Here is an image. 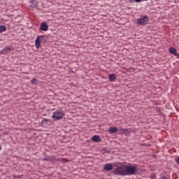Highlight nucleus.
Segmentation results:
<instances>
[{
    "label": "nucleus",
    "mask_w": 179,
    "mask_h": 179,
    "mask_svg": "<svg viewBox=\"0 0 179 179\" xmlns=\"http://www.w3.org/2000/svg\"><path fill=\"white\" fill-rule=\"evenodd\" d=\"M93 142H101V138H100V136L95 135L92 137Z\"/></svg>",
    "instance_id": "nucleus-10"
},
{
    "label": "nucleus",
    "mask_w": 179,
    "mask_h": 179,
    "mask_svg": "<svg viewBox=\"0 0 179 179\" xmlns=\"http://www.w3.org/2000/svg\"><path fill=\"white\" fill-rule=\"evenodd\" d=\"M113 174L115 176H126V165H121L117 166L113 171Z\"/></svg>",
    "instance_id": "nucleus-2"
},
{
    "label": "nucleus",
    "mask_w": 179,
    "mask_h": 179,
    "mask_svg": "<svg viewBox=\"0 0 179 179\" xmlns=\"http://www.w3.org/2000/svg\"><path fill=\"white\" fill-rule=\"evenodd\" d=\"M43 160H47L46 159H43Z\"/></svg>",
    "instance_id": "nucleus-21"
},
{
    "label": "nucleus",
    "mask_w": 179,
    "mask_h": 179,
    "mask_svg": "<svg viewBox=\"0 0 179 179\" xmlns=\"http://www.w3.org/2000/svg\"><path fill=\"white\" fill-rule=\"evenodd\" d=\"M31 8H37V5H38V1L37 0L31 1Z\"/></svg>",
    "instance_id": "nucleus-11"
},
{
    "label": "nucleus",
    "mask_w": 179,
    "mask_h": 179,
    "mask_svg": "<svg viewBox=\"0 0 179 179\" xmlns=\"http://www.w3.org/2000/svg\"><path fill=\"white\" fill-rule=\"evenodd\" d=\"M31 85H36L37 84V79L34 78L31 81Z\"/></svg>",
    "instance_id": "nucleus-14"
},
{
    "label": "nucleus",
    "mask_w": 179,
    "mask_h": 179,
    "mask_svg": "<svg viewBox=\"0 0 179 179\" xmlns=\"http://www.w3.org/2000/svg\"><path fill=\"white\" fill-rule=\"evenodd\" d=\"M162 179H167V178H166V177H164V178H162Z\"/></svg>",
    "instance_id": "nucleus-20"
},
{
    "label": "nucleus",
    "mask_w": 179,
    "mask_h": 179,
    "mask_svg": "<svg viewBox=\"0 0 179 179\" xmlns=\"http://www.w3.org/2000/svg\"><path fill=\"white\" fill-rule=\"evenodd\" d=\"M11 50H12V48H6L4 49V50H6L7 52H8V51H11Z\"/></svg>",
    "instance_id": "nucleus-16"
},
{
    "label": "nucleus",
    "mask_w": 179,
    "mask_h": 179,
    "mask_svg": "<svg viewBox=\"0 0 179 179\" xmlns=\"http://www.w3.org/2000/svg\"><path fill=\"white\" fill-rule=\"evenodd\" d=\"M176 57H178V58H179V53H176Z\"/></svg>",
    "instance_id": "nucleus-18"
},
{
    "label": "nucleus",
    "mask_w": 179,
    "mask_h": 179,
    "mask_svg": "<svg viewBox=\"0 0 179 179\" xmlns=\"http://www.w3.org/2000/svg\"><path fill=\"white\" fill-rule=\"evenodd\" d=\"M108 131L110 133V134H115V132H118V128L115 127H111Z\"/></svg>",
    "instance_id": "nucleus-9"
},
{
    "label": "nucleus",
    "mask_w": 179,
    "mask_h": 179,
    "mask_svg": "<svg viewBox=\"0 0 179 179\" xmlns=\"http://www.w3.org/2000/svg\"><path fill=\"white\" fill-rule=\"evenodd\" d=\"M1 146H0V150H1Z\"/></svg>",
    "instance_id": "nucleus-22"
},
{
    "label": "nucleus",
    "mask_w": 179,
    "mask_h": 179,
    "mask_svg": "<svg viewBox=\"0 0 179 179\" xmlns=\"http://www.w3.org/2000/svg\"><path fill=\"white\" fill-rule=\"evenodd\" d=\"M138 172L136 165H126V176H135Z\"/></svg>",
    "instance_id": "nucleus-1"
},
{
    "label": "nucleus",
    "mask_w": 179,
    "mask_h": 179,
    "mask_svg": "<svg viewBox=\"0 0 179 179\" xmlns=\"http://www.w3.org/2000/svg\"><path fill=\"white\" fill-rule=\"evenodd\" d=\"M136 2H141L143 0H134Z\"/></svg>",
    "instance_id": "nucleus-17"
},
{
    "label": "nucleus",
    "mask_w": 179,
    "mask_h": 179,
    "mask_svg": "<svg viewBox=\"0 0 179 179\" xmlns=\"http://www.w3.org/2000/svg\"><path fill=\"white\" fill-rule=\"evenodd\" d=\"M103 169L105 170V171H111V170H113V164H105Z\"/></svg>",
    "instance_id": "nucleus-7"
},
{
    "label": "nucleus",
    "mask_w": 179,
    "mask_h": 179,
    "mask_svg": "<svg viewBox=\"0 0 179 179\" xmlns=\"http://www.w3.org/2000/svg\"><path fill=\"white\" fill-rule=\"evenodd\" d=\"M109 80L110 82H115V80H117V76H115V74H110L109 76Z\"/></svg>",
    "instance_id": "nucleus-8"
},
{
    "label": "nucleus",
    "mask_w": 179,
    "mask_h": 179,
    "mask_svg": "<svg viewBox=\"0 0 179 179\" xmlns=\"http://www.w3.org/2000/svg\"><path fill=\"white\" fill-rule=\"evenodd\" d=\"M60 162H64L65 163L68 162V159L66 158H62L60 159Z\"/></svg>",
    "instance_id": "nucleus-15"
},
{
    "label": "nucleus",
    "mask_w": 179,
    "mask_h": 179,
    "mask_svg": "<svg viewBox=\"0 0 179 179\" xmlns=\"http://www.w3.org/2000/svg\"><path fill=\"white\" fill-rule=\"evenodd\" d=\"M169 52L171 54H173V55H176L177 54V49L175 48H169Z\"/></svg>",
    "instance_id": "nucleus-12"
},
{
    "label": "nucleus",
    "mask_w": 179,
    "mask_h": 179,
    "mask_svg": "<svg viewBox=\"0 0 179 179\" xmlns=\"http://www.w3.org/2000/svg\"><path fill=\"white\" fill-rule=\"evenodd\" d=\"M41 30L43 31H47V30H48V25L46 22H42L41 24Z\"/></svg>",
    "instance_id": "nucleus-6"
},
{
    "label": "nucleus",
    "mask_w": 179,
    "mask_h": 179,
    "mask_svg": "<svg viewBox=\"0 0 179 179\" xmlns=\"http://www.w3.org/2000/svg\"><path fill=\"white\" fill-rule=\"evenodd\" d=\"M47 40V36H38L37 38L35 41V45L36 48H40L41 47V43Z\"/></svg>",
    "instance_id": "nucleus-4"
},
{
    "label": "nucleus",
    "mask_w": 179,
    "mask_h": 179,
    "mask_svg": "<svg viewBox=\"0 0 179 179\" xmlns=\"http://www.w3.org/2000/svg\"><path fill=\"white\" fill-rule=\"evenodd\" d=\"M148 22H149V17H148V16H144L137 20L138 24H140L141 26H143V24H148Z\"/></svg>",
    "instance_id": "nucleus-5"
},
{
    "label": "nucleus",
    "mask_w": 179,
    "mask_h": 179,
    "mask_svg": "<svg viewBox=\"0 0 179 179\" xmlns=\"http://www.w3.org/2000/svg\"><path fill=\"white\" fill-rule=\"evenodd\" d=\"M65 116V112L62 111V110H56L55 112L53 113L52 115V118L54 120H62L64 117Z\"/></svg>",
    "instance_id": "nucleus-3"
},
{
    "label": "nucleus",
    "mask_w": 179,
    "mask_h": 179,
    "mask_svg": "<svg viewBox=\"0 0 179 179\" xmlns=\"http://www.w3.org/2000/svg\"><path fill=\"white\" fill-rule=\"evenodd\" d=\"M6 31V27L5 25H0V33H3Z\"/></svg>",
    "instance_id": "nucleus-13"
},
{
    "label": "nucleus",
    "mask_w": 179,
    "mask_h": 179,
    "mask_svg": "<svg viewBox=\"0 0 179 179\" xmlns=\"http://www.w3.org/2000/svg\"><path fill=\"white\" fill-rule=\"evenodd\" d=\"M124 132H127L128 129H123Z\"/></svg>",
    "instance_id": "nucleus-19"
}]
</instances>
